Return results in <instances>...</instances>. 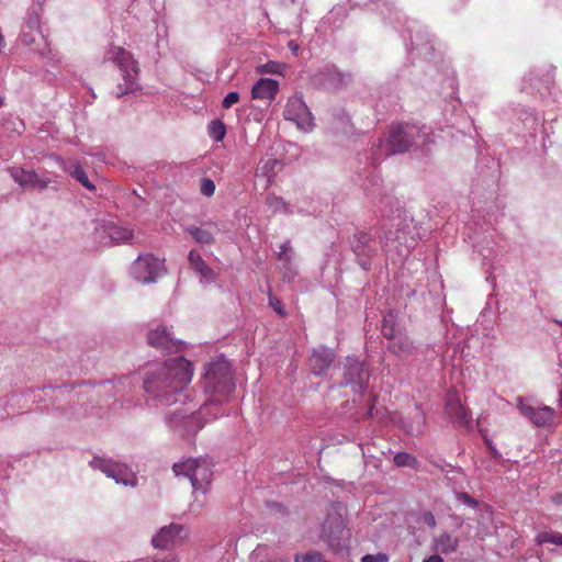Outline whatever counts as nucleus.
<instances>
[{
	"label": "nucleus",
	"mask_w": 562,
	"mask_h": 562,
	"mask_svg": "<svg viewBox=\"0 0 562 562\" xmlns=\"http://www.w3.org/2000/svg\"><path fill=\"white\" fill-rule=\"evenodd\" d=\"M192 376L191 362L178 356L150 368L144 378L145 393L156 407L181 403L180 406L166 413V423L182 436L195 432L204 426L200 423V414H196L194 407L183 406L187 398L183 391Z\"/></svg>",
	"instance_id": "obj_1"
},
{
	"label": "nucleus",
	"mask_w": 562,
	"mask_h": 562,
	"mask_svg": "<svg viewBox=\"0 0 562 562\" xmlns=\"http://www.w3.org/2000/svg\"><path fill=\"white\" fill-rule=\"evenodd\" d=\"M379 212L383 220L380 244L386 257L401 262L409 256L420 239L417 223L402 207L400 201L390 194L381 198Z\"/></svg>",
	"instance_id": "obj_2"
},
{
	"label": "nucleus",
	"mask_w": 562,
	"mask_h": 562,
	"mask_svg": "<svg viewBox=\"0 0 562 562\" xmlns=\"http://www.w3.org/2000/svg\"><path fill=\"white\" fill-rule=\"evenodd\" d=\"M434 137L432 130L424 124L397 122L390 126L387 138L379 140L378 149L381 156L404 154L409 150L425 153L434 143Z\"/></svg>",
	"instance_id": "obj_3"
},
{
	"label": "nucleus",
	"mask_w": 562,
	"mask_h": 562,
	"mask_svg": "<svg viewBox=\"0 0 562 562\" xmlns=\"http://www.w3.org/2000/svg\"><path fill=\"white\" fill-rule=\"evenodd\" d=\"M202 385L209 397L201 406L200 416L210 412L212 407H217L228 401L235 390L232 367L224 356H220L209 363Z\"/></svg>",
	"instance_id": "obj_4"
},
{
	"label": "nucleus",
	"mask_w": 562,
	"mask_h": 562,
	"mask_svg": "<svg viewBox=\"0 0 562 562\" xmlns=\"http://www.w3.org/2000/svg\"><path fill=\"white\" fill-rule=\"evenodd\" d=\"M176 476L188 479L192 486L193 502L191 510H200L205 504V495L210 490L213 470L211 463L203 458H189L187 460L176 462L172 467Z\"/></svg>",
	"instance_id": "obj_5"
},
{
	"label": "nucleus",
	"mask_w": 562,
	"mask_h": 562,
	"mask_svg": "<svg viewBox=\"0 0 562 562\" xmlns=\"http://www.w3.org/2000/svg\"><path fill=\"white\" fill-rule=\"evenodd\" d=\"M104 58L112 61L119 68L122 76L123 82L119 83L113 92L116 98L142 90L138 81L140 69L138 61L131 52L121 46H110Z\"/></svg>",
	"instance_id": "obj_6"
},
{
	"label": "nucleus",
	"mask_w": 562,
	"mask_h": 562,
	"mask_svg": "<svg viewBox=\"0 0 562 562\" xmlns=\"http://www.w3.org/2000/svg\"><path fill=\"white\" fill-rule=\"evenodd\" d=\"M166 273L165 260L153 254L139 255L131 265V277L142 284L157 282Z\"/></svg>",
	"instance_id": "obj_7"
},
{
	"label": "nucleus",
	"mask_w": 562,
	"mask_h": 562,
	"mask_svg": "<svg viewBox=\"0 0 562 562\" xmlns=\"http://www.w3.org/2000/svg\"><path fill=\"white\" fill-rule=\"evenodd\" d=\"M89 467L93 470L101 471L108 477L113 479L117 484L135 487L137 485V476L132 469L122 462H117L112 458L94 456L89 461Z\"/></svg>",
	"instance_id": "obj_8"
},
{
	"label": "nucleus",
	"mask_w": 562,
	"mask_h": 562,
	"mask_svg": "<svg viewBox=\"0 0 562 562\" xmlns=\"http://www.w3.org/2000/svg\"><path fill=\"white\" fill-rule=\"evenodd\" d=\"M370 373L364 363L355 356H348L342 364L340 385L350 386L355 394H363L369 384Z\"/></svg>",
	"instance_id": "obj_9"
},
{
	"label": "nucleus",
	"mask_w": 562,
	"mask_h": 562,
	"mask_svg": "<svg viewBox=\"0 0 562 562\" xmlns=\"http://www.w3.org/2000/svg\"><path fill=\"white\" fill-rule=\"evenodd\" d=\"M283 117L295 123L297 128L310 132L314 127V119L301 94L290 97L283 110Z\"/></svg>",
	"instance_id": "obj_10"
},
{
	"label": "nucleus",
	"mask_w": 562,
	"mask_h": 562,
	"mask_svg": "<svg viewBox=\"0 0 562 562\" xmlns=\"http://www.w3.org/2000/svg\"><path fill=\"white\" fill-rule=\"evenodd\" d=\"M322 536L334 551L346 548L348 530L340 515H328L323 524Z\"/></svg>",
	"instance_id": "obj_11"
},
{
	"label": "nucleus",
	"mask_w": 562,
	"mask_h": 562,
	"mask_svg": "<svg viewBox=\"0 0 562 562\" xmlns=\"http://www.w3.org/2000/svg\"><path fill=\"white\" fill-rule=\"evenodd\" d=\"M349 81L350 76L339 71L334 65L319 68L312 76V83L327 91H337L344 88Z\"/></svg>",
	"instance_id": "obj_12"
},
{
	"label": "nucleus",
	"mask_w": 562,
	"mask_h": 562,
	"mask_svg": "<svg viewBox=\"0 0 562 562\" xmlns=\"http://www.w3.org/2000/svg\"><path fill=\"white\" fill-rule=\"evenodd\" d=\"M188 536L189 532L183 525L172 522L161 527L156 532L151 538V544L155 549L168 550L176 546L178 541L187 539Z\"/></svg>",
	"instance_id": "obj_13"
},
{
	"label": "nucleus",
	"mask_w": 562,
	"mask_h": 562,
	"mask_svg": "<svg viewBox=\"0 0 562 562\" xmlns=\"http://www.w3.org/2000/svg\"><path fill=\"white\" fill-rule=\"evenodd\" d=\"M95 235L104 245L133 244L135 238L130 228L117 225L113 222H109L97 227Z\"/></svg>",
	"instance_id": "obj_14"
},
{
	"label": "nucleus",
	"mask_w": 562,
	"mask_h": 562,
	"mask_svg": "<svg viewBox=\"0 0 562 562\" xmlns=\"http://www.w3.org/2000/svg\"><path fill=\"white\" fill-rule=\"evenodd\" d=\"M20 41L25 46L31 47L34 45L32 49L38 53L42 57L47 58V66L55 67L59 64L60 59L56 55L52 54V49L49 48V45L42 32L22 30Z\"/></svg>",
	"instance_id": "obj_15"
},
{
	"label": "nucleus",
	"mask_w": 562,
	"mask_h": 562,
	"mask_svg": "<svg viewBox=\"0 0 562 562\" xmlns=\"http://www.w3.org/2000/svg\"><path fill=\"white\" fill-rule=\"evenodd\" d=\"M8 172L11 178L23 189H46L50 179L41 177L34 170H26L20 167H9Z\"/></svg>",
	"instance_id": "obj_16"
},
{
	"label": "nucleus",
	"mask_w": 562,
	"mask_h": 562,
	"mask_svg": "<svg viewBox=\"0 0 562 562\" xmlns=\"http://www.w3.org/2000/svg\"><path fill=\"white\" fill-rule=\"evenodd\" d=\"M147 340L151 347L166 352L179 351L184 346V341L173 338L166 326L149 330Z\"/></svg>",
	"instance_id": "obj_17"
},
{
	"label": "nucleus",
	"mask_w": 562,
	"mask_h": 562,
	"mask_svg": "<svg viewBox=\"0 0 562 562\" xmlns=\"http://www.w3.org/2000/svg\"><path fill=\"white\" fill-rule=\"evenodd\" d=\"M517 408L537 427H547L553 423L554 409L550 406L533 407L526 404L522 397H518Z\"/></svg>",
	"instance_id": "obj_18"
},
{
	"label": "nucleus",
	"mask_w": 562,
	"mask_h": 562,
	"mask_svg": "<svg viewBox=\"0 0 562 562\" xmlns=\"http://www.w3.org/2000/svg\"><path fill=\"white\" fill-rule=\"evenodd\" d=\"M409 33L411 48L409 54L417 52L418 55H427L432 49L430 44L429 34L417 22L413 21L412 25L407 26Z\"/></svg>",
	"instance_id": "obj_19"
},
{
	"label": "nucleus",
	"mask_w": 562,
	"mask_h": 562,
	"mask_svg": "<svg viewBox=\"0 0 562 562\" xmlns=\"http://www.w3.org/2000/svg\"><path fill=\"white\" fill-rule=\"evenodd\" d=\"M334 360V350L325 346H319L313 349V352L308 359V364L313 374L322 376L330 368Z\"/></svg>",
	"instance_id": "obj_20"
},
{
	"label": "nucleus",
	"mask_w": 562,
	"mask_h": 562,
	"mask_svg": "<svg viewBox=\"0 0 562 562\" xmlns=\"http://www.w3.org/2000/svg\"><path fill=\"white\" fill-rule=\"evenodd\" d=\"M278 259L280 261L279 269L282 273L283 281L291 282L297 272L295 265V254L289 240L284 241L280 246V250L278 251Z\"/></svg>",
	"instance_id": "obj_21"
},
{
	"label": "nucleus",
	"mask_w": 562,
	"mask_h": 562,
	"mask_svg": "<svg viewBox=\"0 0 562 562\" xmlns=\"http://www.w3.org/2000/svg\"><path fill=\"white\" fill-rule=\"evenodd\" d=\"M30 555H32L31 548L21 541H3L0 546L2 562H23Z\"/></svg>",
	"instance_id": "obj_22"
},
{
	"label": "nucleus",
	"mask_w": 562,
	"mask_h": 562,
	"mask_svg": "<svg viewBox=\"0 0 562 562\" xmlns=\"http://www.w3.org/2000/svg\"><path fill=\"white\" fill-rule=\"evenodd\" d=\"M446 413L450 416L453 423L460 426H468L471 422V415L462 405L459 396L454 393H449L446 397L445 405Z\"/></svg>",
	"instance_id": "obj_23"
},
{
	"label": "nucleus",
	"mask_w": 562,
	"mask_h": 562,
	"mask_svg": "<svg viewBox=\"0 0 562 562\" xmlns=\"http://www.w3.org/2000/svg\"><path fill=\"white\" fill-rule=\"evenodd\" d=\"M190 269L200 278V283L210 284L215 282L216 273L207 266L202 256L196 250H190L188 255Z\"/></svg>",
	"instance_id": "obj_24"
},
{
	"label": "nucleus",
	"mask_w": 562,
	"mask_h": 562,
	"mask_svg": "<svg viewBox=\"0 0 562 562\" xmlns=\"http://www.w3.org/2000/svg\"><path fill=\"white\" fill-rule=\"evenodd\" d=\"M60 167L66 173L78 181L87 190L91 192L97 190L95 186L89 179L87 172L82 169L78 160H63L60 162Z\"/></svg>",
	"instance_id": "obj_25"
},
{
	"label": "nucleus",
	"mask_w": 562,
	"mask_h": 562,
	"mask_svg": "<svg viewBox=\"0 0 562 562\" xmlns=\"http://www.w3.org/2000/svg\"><path fill=\"white\" fill-rule=\"evenodd\" d=\"M279 82L272 78H260L251 89L252 99H274Z\"/></svg>",
	"instance_id": "obj_26"
},
{
	"label": "nucleus",
	"mask_w": 562,
	"mask_h": 562,
	"mask_svg": "<svg viewBox=\"0 0 562 562\" xmlns=\"http://www.w3.org/2000/svg\"><path fill=\"white\" fill-rule=\"evenodd\" d=\"M459 548V539L447 531L441 532L432 540V549L439 554L454 553Z\"/></svg>",
	"instance_id": "obj_27"
},
{
	"label": "nucleus",
	"mask_w": 562,
	"mask_h": 562,
	"mask_svg": "<svg viewBox=\"0 0 562 562\" xmlns=\"http://www.w3.org/2000/svg\"><path fill=\"white\" fill-rule=\"evenodd\" d=\"M266 204L268 209L274 214L282 213L285 215H292L295 213V210L293 209L292 205H290L283 198L278 196L276 194H269L266 199ZM296 213L310 214L308 211H305L301 207L296 209Z\"/></svg>",
	"instance_id": "obj_28"
},
{
	"label": "nucleus",
	"mask_w": 562,
	"mask_h": 562,
	"mask_svg": "<svg viewBox=\"0 0 562 562\" xmlns=\"http://www.w3.org/2000/svg\"><path fill=\"white\" fill-rule=\"evenodd\" d=\"M353 238L351 245L357 257L366 256L370 258L375 254V249L371 246L372 236L369 233L360 232Z\"/></svg>",
	"instance_id": "obj_29"
},
{
	"label": "nucleus",
	"mask_w": 562,
	"mask_h": 562,
	"mask_svg": "<svg viewBox=\"0 0 562 562\" xmlns=\"http://www.w3.org/2000/svg\"><path fill=\"white\" fill-rule=\"evenodd\" d=\"M550 83L551 77L547 75L544 79L535 76L532 72L528 75L527 78L524 79V83L521 86V91L537 90V92L543 97L546 92L550 93Z\"/></svg>",
	"instance_id": "obj_30"
},
{
	"label": "nucleus",
	"mask_w": 562,
	"mask_h": 562,
	"mask_svg": "<svg viewBox=\"0 0 562 562\" xmlns=\"http://www.w3.org/2000/svg\"><path fill=\"white\" fill-rule=\"evenodd\" d=\"M331 128L336 134H349L352 132L350 116L344 110H338L333 114Z\"/></svg>",
	"instance_id": "obj_31"
},
{
	"label": "nucleus",
	"mask_w": 562,
	"mask_h": 562,
	"mask_svg": "<svg viewBox=\"0 0 562 562\" xmlns=\"http://www.w3.org/2000/svg\"><path fill=\"white\" fill-rule=\"evenodd\" d=\"M184 231L193 238V240L201 245H211L214 243L213 234L203 227L189 225Z\"/></svg>",
	"instance_id": "obj_32"
},
{
	"label": "nucleus",
	"mask_w": 562,
	"mask_h": 562,
	"mask_svg": "<svg viewBox=\"0 0 562 562\" xmlns=\"http://www.w3.org/2000/svg\"><path fill=\"white\" fill-rule=\"evenodd\" d=\"M42 391L46 396L54 397L57 401L71 400L72 398L71 393L74 391V386L69 385V384H64V385H58V386L47 385V386H44Z\"/></svg>",
	"instance_id": "obj_33"
},
{
	"label": "nucleus",
	"mask_w": 562,
	"mask_h": 562,
	"mask_svg": "<svg viewBox=\"0 0 562 562\" xmlns=\"http://www.w3.org/2000/svg\"><path fill=\"white\" fill-rule=\"evenodd\" d=\"M393 462L395 465L397 467H407V468H411V469H418L419 467V461L417 460V458L408 452H404V451H401V452H397L394 454L393 457Z\"/></svg>",
	"instance_id": "obj_34"
},
{
	"label": "nucleus",
	"mask_w": 562,
	"mask_h": 562,
	"mask_svg": "<svg viewBox=\"0 0 562 562\" xmlns=\"http://www.w3.org/2000/svg\"><path fill=\"white\" fill-rule=\"evenodd\" d=\"M535 541L539 546L552 543L562 547V533L557 531H542L536 536Z\"/></svg>",
	"instance_id": "obj_35"
},
{
	"label": "nucleus",
	"mask_w": 562,
	"mask_h": 562,
	"mask_svg": "<svg viewBox=\"0 0 562 562\" xmlns=\"http://www.w3.org/2000/svg\"><path fill=\"white\" fill-rule=\"evenodd\" d=\"M402 428L412 436H418L424 431V415L422 413L416 415V420L414 423H407L406 420H402Z\"/></svg>",
	"instance_id": "obj_36"
},
{
	"label": "nucleus",
	"mask_w": 562,
	"mask_h": 562,
	"mask_svg": "<svg viewBox=\"0 0 562 562\" xmlns=\"http://www.w3.org/2000/svg\"><path fill=\"white\" fill-rule=\"evenodd\" d=\"M207 130L210 137L215 142H222L226 135L225 124L220 120H213Z\"/></svg>",
	"instance_id": "obj_37"
},
{
	"label": "nucleus",
	"mask_w": 562,
	"mask_h": 562,
	"mask_svg": "<svg viewBox=\"0 0 562 562\" xmlns=\"http://www.w3.org/2000/svg\"><path fill=\"white\" fill-rule=\"evenodd\" d=\"M390 349L398 357H404L412 352L413 345L406 338H398L392 342Z\"/></svg>",
	"instance_id": "obj_38"
},
{
	"label": "nucleus",
	"mask_w": 562,
	"mask_h": 562,
	"mask_svg": "<svg viewBox=\"0 0 562 562\" xmlns=\"http://www.w3.org/2000/svg\"><path fill=\"white\" fill-rule=\"evenodd\" d=\"M257 70L259 74L282 75L285 70V65L282 63L269 60L268 63L260 65Z\"/></svg>",
	"instance_id": "obj_39"
},
{
	"label": "nucleus",
	"mask_w": 562,
	"mask_h": 562,
	"mask_svg": "<svg viewBox=\"0 0 562 562\" xmlns=\"http://www.w3.org/2000/svg\"><path fill=\"white\" fill-rule=\"evenodd\" d=\"M518 117L522 121V123L526 126H528L530 128H533L538 124V121H539V117L537 116V114H535L532 111H530L529 108H526V106L520 108V110L518 112Z\"/></svg>",
	"instance_id": "obj_40"
},
{
	"label": "nucleus",
	"mask_w": 562,
	"mask_h": 562,
	"mask_svg": "<svg viewBox=\"0 0 562 562\" xmlns=\"http://www.w3.org/2000/svg\"><path fill=\"white\" fill-rule=\"evenodd\" d=\"M381 331L384 337L389 339H395V325L393 313H387L384 316Z\"/></svg>",
	"instance_id": "obj_41"
},
{
	"label": "nucleus",
	"mask_w": 562,
	"mask_h": 562,
	"mask_svg": "<svg viewBox=\"0 0 562 562\" xmlns=\"http://www.w3.org/2000/svg\"><path fill=\"white\" fill-rule=\"evenodd\" d=\"M40 22H41L40 14L37 12L33 11L29 14L26 23L22 30L42 32Z\"/></svg>",
	"instance_id": "obj_42"
},
{
	"label": "nucleus",
	"mask_w": 562,
	"mask_h": 562,
	"mask_svg": "<svg viewBox=\"0 0 562 562\" xmlns=\"http://www.w3.org/2000/svg\"><path fill=\"white\" fill-rule=\"evenodd\" d=\"M268 303H269V306L281 317H284L286 315V312H285V308L283 306V304L281 303V301L271 293V291L269 290V294H268Z\"/></svg>",
	"instance_id": "obj_43"
},
{
	"label": "nucleus",
	"mask_w": 562,
	"mask_h": 562,
	"mask_svg": "<svg viewBox=\"0 0 562 562\" xmlns=\"http://www.w3.org/2000/svg\"><path fill=\"white\" fill-rule=\"evenodd\" d=\"M200 192L204 196H207V198L212 196L215 192L214 181L210 178H203L201 181V186H200Z\"/></svg>",
	"instance_id": "obj_44"
},
{
	"label": "nucleus",
	"mask_w": 562,
	"mask_h": 562,
	"mask_svg": "<svg viewBox=\"0 0 562 562\" xmlns=\"http://www.w3.org/2000/svg\"><path fill=\"white\" fill-rule=\"evenodd\" d=\"M239 101V93L236 91L228 92L222 101L224 109H229Z\"/></svg>",
	"instance_id": "obj_45"
},
{
	"label": "nucleus",
	"mask_w": 562,
	"mask_h": 562,
	"mask_svg": "<svg viewBox=\"0 0 562 562\" xmlns=\"http://www.w3.org/2000/svg\"><path fill=\"white\" fill-rule=\"evenodd\" d=\"M319 555L318 552H310L304 555H296L295 561L296 562H319Z\"/></svg>",
	"instance_id": "obj_46"
},
{
	"label": "nucleus",
	"mask_w": 562,
	"mask_h": 562,
	"mask_svg": "<svg viewBox=\"0 0 562 562\" xmlns=\"http://www.w3.org/2000/svg\"><path fill=\"white\" fill-rule=\"evenodd\" d=\"M387 557L384 553L366 554L362 557L361 562H387Z\"/></svg>",
	"instance_id": "obj_47"
},
{
	"label": "nucleus",
	"mask_w": 562,
	"mask_h": 562,
	"mask_svg": "<svg viewBox=\"0 0 562 562\" xmlns=\"http://www.w3.org/2000/svg\"><path fill=\"white\" fill-rule=\"evenodd\" d=\"M458 501L462 502L463 504H467L471 507L477 506V501H475L472 496H470L468 493L461 492L457 495Z\"/></svg>",
	"instance_id": "obj_48"
},
{
	"label": "nucleus",
	"mask_w": 562,
	"mask_h": 562,
	"mask_svg": "<svg viewBox=\"0 0 562 562\" xmlns=\"http://www.w3.org/2000/svg\"><path fill=\"white\" fill-rule=\"evenodd\" d=\"M423 521L430 528H435L437 525L436 518L431 512H425L423 514Z\"/></svg>",
	"instance_id": "obj_49"
},
{
	"label": "nucleus",
	"mask_w": 562,
	"mask_h": 562,
	"mask_svg": "<svg viewBox=\"0 0 562 562\" xmlns=\"http://www.w3.org/2000/svg\"><path fill=\"white\" fill-rule=\"evenodd\" d=\"M151 561L153 562H179V559L177 555H167L164 558H158V557L151 558Z\"/></svg>",
	"instance_id": "obj_50"
},
{
	"label": "nucleus",
	"mask_w": 562,
	"mask_h": 562,
	"mask_svg": "<svg viewBox=\"0 0 562 562\" xmlns=\"http://www.w3.org/2000/svg\"><path fill=\"white\" fill-rule=\"evenodd\" d=\"M288 47H289V49L292 52V54H293L294 56H297L299 50H300V45H299L295 41H290V42L288 43Z\"/></svg>",
	"instance_id": "obj_51"
},
{
	"label": "nucleus",
	"mask_w": 562,
	"mask_h": 562,
	"mask_svg": "<svg viewBox=\"0 0 562 562\" xmlns=\"http://www.w3.org/2000/svg\"><path fill=\"white\" fill-rule=\"evenodd\" d=\"M423 562H443V559L439 555V553H436L426 558Z\"/></svg>",
	"instance_id": "obj_52"
},
{
	"label": "nucleus",
	"mask_w": 562,
	"mask_h": 562,
	"mask_svg": "<svg viewBox=\"0 0 562 562\" xmlns=\"http://www.w3.org/2000/svg\"><path fill=\"white\" fill-rule=\"evenodd\" d=\"M552 502L557 505H560L562 504V492L561 493H557L552 496Z\"/></svg>",
	"instance_id": "obj_53"
},
{
	"label": "nucleus",
	"mask_w": 562,
	"mask_h": 562,
	"mask_svg": "<svg viewBox=\"0 0 562 562\" xmlns=\"http://www.w3.org/2000/svg\"><path fill=\"white\" fill-rule=\"evenodd\" d=\"M485 442H486V445H487L488 449H490L493 453H495V454H497V453H498V452H497V450H496V447L494 446V443H493L491 440L486 439V440H485Z\"/></svg>",
	"instance_id": "obj_54"
},
{
	"label": "nucleus",
	"mask_w": 562,
	"mask_h": 562,
	"mask_svg": "<svg viewBox=\"0 0 562 562\" xmlns=\"http://www.w3.org/2000/svg\"><path fill=\"white\" fill-rule=\"evenodd\" d=\"M376 414H378V412H375L374 405L372 404L367 412V416L374 417Z\"/></svg>",
	"instance_id": "obj_55"
},
{
	"label": "nucleus",
	"mask_w": 562,
	"mask_h": 562,
	"mask_svg": "<svg viewBox=\"0 0 562 562\" xmlns=\"http://www.w3.org/2000/svg\"><path fill=\"white\" fill-rule=\"evenodd\" d=\"M359 263H360V266H361L364 270H368V269H369V267H370V262H369V261H367V260H361V259H359Z\"/></svg>",
	"instance_id": "obj_56"
},
{
	"label": "nucleus",
	"mask_w": 562,
	"mask_h": 562,
	"mask_svg": "<svg viewBox=\"0 0 562 562\" xmlns=\"http://www.w3.org/2000/svg\"><path fill=\"white\" fill-rule=\"evenodd\" d=\"M477 251L482 256L483 259H487L491 256V251H488V254H485L483 248H479Z\"/></svg>",
	"instance_id": "obj_57"
},
{
	"label": "nucleus",
	"mask_w": 562,
	"mask_h": 562,
	"mask_svg": "<svg viewBox=\"0 0 562 562\" xmlns=\"http://www.w3.org/2000/svg\"><path fill=\"white\" fill-rule=\"evenodd\" d=\"M384 5L386 7L387 11H390V4L386 0H383Z\"/></svg>",
	"instance_id": "obj_58"
},
{
	"label": "nucleus",
	"mask_w": 562,
	"mask_h": 562,
	"mask_svg": "<svg viewBox=\"0 0 562 562\" xmlns=\"http://www.w3.org/2000/svg\"><path fill=\"white\" fill-rule=\"evenodd\" d=\"M4 104V98L0 95V108Z\"/></svg>",
	"instance_id": "obj_59"
},
{
	"label": "nucleus",
	"mask_w": 562,
	"mask_h": 562,
	"mask_svg": "<svg viewBox=\"0 0 562 562\" xmlns=\"http://www.w3.org/2000/svg\"><path fill=\"white\" fill-rule=\"evenodd\" d=\"M212 417L216 418L217 417V413L212 414Z\"/></svg>",
	"instance_id": "obj_60"
}]
</instances>
